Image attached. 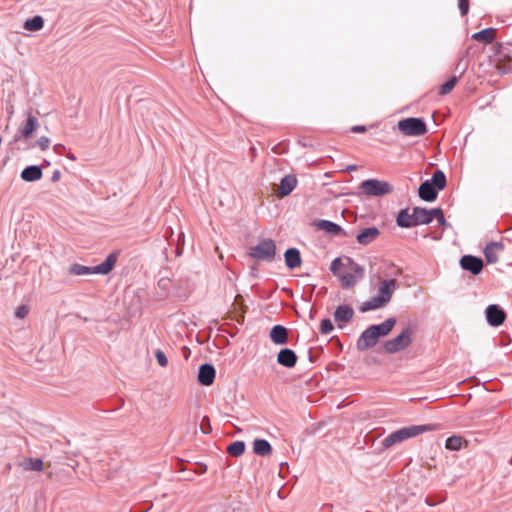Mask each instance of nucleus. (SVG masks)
<instances>
[{
	"instance_id": "0eeeda50",
	"label": "nucleus",
	"mask_w": 512,
	"mask_h": 512,
	"mask_svg": "<svg viewBox=\"0 0 512 512\" xmlns=\"http://www.w3.org/2000/svg\"><path fill=\"white\" fill-rule=\"evenodd\" d=\"M276 254V244L274 240L265 238L259 243L250 248L249 255L259 261L271 262L274 260Z\"/></svg>"
},
{
	"instance_id": "423d86ee",
	"label": "nucleus",
	"mask_w": 512,
	"mask_h": 512,
	"mask_svg": "<svg viewBox=\"0 0 512 512\" xmlns=\"http://www.w3.org/2000/svg\"><path fill=\"white\" fill-rule=\"evenodd\" d=\"M414 328L406 326L395 338L385 341L383 347L386 353L394 354L405 350L413 342Z\"/></svg>"
},
{
	"instance_id": "ea45409f",
	"label": "nucleus",
	"mask_w": 512,
	"mask_h": 512,
	"mask_svg": "<svg viewBox=\"0 0 512 512\" xmlns=\"http://www.w3.org/2000/svg\"><path fill=\"white\" fill-rule=\"evenodd\" d=\"M29 313V308L26 305H20L17 307L15 311V316L17 318L23 319L25 318Z\"/></svg>"
},
{
	"instance_id": "20e7f679",
	"label": "nucleus",
	"mask_w": 512,
	"mask_h": 512,
	"mask_svg": "<svg viewBox=\"0 0 512 512\" xmlns=\"http://www.w3.org/2000/svg\"><path fill=\"white\" fill-rule=\"evenodd\" d=\"M343 268L345 271L340 275V281L344 289L354 287L358 281L364 278V267L350 257H344Z\"/></svg>"
},
{
	"instance_id": "4468645a",
	"label": "nucleus",
	"mask_w": 512,
	"mask_h": 512,
	"mask_svg": "<svg viewBox=\"0 0 512 512\" xmlns=\"http://www.w3.org/2000/svg\"><path fill=\"white\" fill-rule=\"evenodd\" d=\"M216 371L210 364H202L199 367L197 380L203 386H211L214 382Z\"/></svg>"
},
{
	"instance_id": "58836bf2",
	"label": "nucleus",
	"mask_w": 512,
	"mask_h": 512,
	"mask_svg": "<svg viewBox=\"0 0 512 512\" xmlns=\"http://www.w3.org/2000/svg\"><path fill=\"white\" fill-rule=\"evenodd\" d=\"M200 429L204 434H209L212 431L210 420L208 417H203L200 423Z\"/></svg>"
},
{
	"instance_id": "393cba45",
	"label": "nucleus",
	"mask_w": 512,
	"mask_h": 512,
	"mask_svg": "<svg viewBox=\"0 0 512 512\" xmlns=\"http://www.w3.org/2000/svg\"><path fill=\"white\" fill-rule=\"evenodd\" d=\"M253 452L261 457H266L271 455L272 446L265 439H255L253 442Z\"/></svg>"
},
{
	"instance_id": "ddd939ff",
	"label": "nucleus",
	"mask_w": 512,
	"mask_h": 512,
	"mask_svg": "<svg viewBox=\"0 0 512 512\" xmlns=\"http://www.w3.org/2000/svg\"><path fill=\"white\" fill-rule=\"evenodd\" d=\"M378 341L379 340L373 333L372 329L368 327L361 333L357 340L356 346L359 351H365L374 347Z\"/></svg>"
},
{
	"instance_id": "6e6552de",
	"label": "nucleus",
	"mask_w": 512,
	"mask_h": 512,
	"mask_svg": "<svg viewBox=\"0 0 512 512\" xmlns=\"http://www.w3.org/2000/svg\"><path fill=\"white\" fill-rule=\"evenodd\" d=\"M360 190L367 196H384L393 191L392 185L384 180L367 179L361 182Z\"/></svg>"
},
{
	"instance_id": "dca6fc26",
	"label": "nucleus",
	"mask_w": 512,
	"mask_h": 512,
	"mask_svg": "<svg viewBox=\"0 0 512 512\" xmlns=\"http://www.w3.org/2000/svg\"><path fill=\"white\" fill-rule=\"evenodd\" d=\"M27 119L23 127L19 130L21 136L25 139L31 138L32 134L36 131L39 126L38 119L33 115L31 110L26 112Z\"/></svg>"
},
{
	"instance_id": "c85d7f7f",
	"label": "nucleus",
	"mask_w": 512,
	"mask_h": 512,
	"mask_svg": "<svg viewBox=\"0 0 512 512\" xmlns=\"http://www.w3.org/2000/svg\"><path fill=\"white\" fill-rule=\"evenodd\" d=\"M24 470L28 471H42L44 469V463L38 458H28L22 463Z\"/></svg>"
},
{
	"instance_id": "1a4fd4ad",
	"label": "nucleus",
	"mask_w": 512,
	"mask_h": 512,
	"mask_svg": "<svg viewBox=\"0 0 512 512\" xmlns=\"http://www.w3.org/2000/svg\"><path fill=\"white\" fill-rule=\"evenodd\" d=\"M398 129L406 136H421L427 132L424 120L415 117L400 120Z\"/></svg>"
},
{
	"instance_id": "7ed1b4c3",
	"label": "nucleus",
	"mask_w": 512,
	"mask_h": 512,
	"mask_svg": "<svg viewBox=\"0 0 512 512\" xmlns=\"http://www.w3.org/2000/svg\"><path fill=\"white\" fill-rule=\"evenodd\" d=\"M446 183L447 179L445 173L438 169L433 173L431 179L421 183L418 189V195L422 200L432 202L436 200L438 192L445 188Z\"/></svg>"
},
{
	"instance_id": "a18cd8bd",
	"label": "nucleus",
	"mask_w": 512,
	"mask_h": 512,
	"mask_svg": "<svg viewBox=\"0 0 512 512\" xmlns=\"http://www.w3.org/2000/svg\"><path fill=\"white\" fill-rule=\"evenodd\" d=\"M350 130L353 133H364V132H366L367 128L364 125H355V126L351 127Z\"/></svg>"
},
{
	"instance_id": "412c9836",
	"label": "nucleus",
	"mask_w": 512,
	"mask_h": 512,
	"mask_svg": "<svg viewBox=\"0 0 512 512\" xmlns=\"http://www.w3.org/2000/svg\"><path fill=\"white\" fill-rule=\"evenodd\" d=\"M318 229L323 230L332 235H342L347 236L346 231L338 224L330 221V220H319L316 223Z\"/></svg>"
},
{
	"instance_id": "3c124183",
	"label": "nucleus",
	"mask_w": 512,
	"mask_h": 512,
	"mask_svg": "<svg viewBox=\"0 0 512 512\" xmlns=\"http://www.w3.org/2000/svg\"><path fill=\"white\" fill-rule=\"evenodd\" d=\"M460 66H461V62H459V63L457 64L456 69H459V68H460Z\"/></svg>"
},
{
	"instance_id": "c756f323",
	"label": "nucleus",
	"mask_w": 512,
	"mask_h": 512,
	"mask_svg": "<svg viewBox=\"0 0 512 512\" xmlns=\"http://www.w3.org/2000/svg\"><path fill=\"white\" fill-rule=\"evenodd\" d=\"M44 26V20L41 16H34L24 22V28L28 31H39Z\"/></svg>"
},
{
	"instance_id": "2eb2a0df",
	"label": "nucleus",
	"mask_w": 512,
	"mask_h": 512,
	"mask_svg": "<svg viewBox=\"0 0 512 512\" xmlns=\"http://www.w3.org/2000/svg\"><path fill=\"white\" fill-rule=\"evenodd\" d=\"M297 359L296 353L290 348H283L277 354V363L285 368H293Z\"/></svg>"
},
{
	"instance_id": "49530a36",
	"label": "nucleus",
	"mask_w": 512,
	"mask_h": 512,
	"mask_svg": "<svg viewBox=\"0 0 512 512\" xmlns=\"http://www.w3.org/2000/svg\"><path fill=\"white\" fill-rule=\"evenodd\" d=\"M60 176H61V173H60V171H58V170H57V171H55V172L53 173L51 180H52L53 182H57V181H59Z\"/></svg>"
},
{
	"instance_id": "4c0bfd02",
	"label": "nucleus",
	"mask_w": 512,
	"mask_h": 512,
	"mask_svg": "<svg viewBox=\"0 0 512 512\" xmlns=\"http://www.w3.org/2000/svg\"><path fill=\"white\" fill-rule=\"evenodd\" d=\"M50 143L51 141L48 137L42 136L37 140L35 145L38 146L42 151H45L49 148Z\"/></svg>"
},
{
	"instance_id": "f704fd0d",
	"label": "nucleus",
	"mask_w": 512,
	"mask_h": 512,
	"mask_svg": "<svg viewBox=\"0 0 512 512\" xmlns=\"http://www.w3.org/2000/svg\"><path fill=\"white\" fill-rule=\"evenodd\" d=\"M319 329H320L321 334L328 335L333 331L334 326H333V323L331 322V320L326 318L321 321Z\"/></svg>"
},
{
	"instance_id": "72a5a7b5",
	"label": "nucleus",
	"mask_w": 512,
	"mask_h": 512,
	"mask_svg": "<svg viewBox=\"0 0 512 512\" xmlns=\"http://www.w3.org/2000/svg\"><path fill=\"white\" fill-rule=\"evenodd\" d=\"M344 258L337 257L330 264V271L340 279L342 275L341 268H343Z\"/></svg>"
},
{
	"instance_id": "f03ea898",
	"label": "nucleus",
	"mask_w": 512,
	"mask_h": 512,
	"mask_svg": "<svg viewBox=\"0 0 512 512\" xmlns=\"http://www.w3.org/2000/svg\"><path fill=\"white\" fill-rule=\"evenodd\" d=\"M430 209L413 207L401 209L397 215L396 223L401 228H411L431 223Z\"/></svg>"
},
{
	"instance_id": "f257e3e1",
	"label": "nucleus",
	"mask_w": 512,
	"mask_h": 512,
	"mask_svg": "<svg viewBox=\"0 0 512 512\" xmlns=\"http://www.w3.org/2000/svg\"><path fill=\"white\" fill-rule=\"evenodd\" d=\"M433 429H434V426L431 424L412 425V426H408V427H403V428H400V429L390 433L388 436H386L382 440L381 445L384 449H388V448H391L394 445L402 443L410 438L416 437L425 432L432 431Z\"/></svg>"
},
{
	"instance_id": "aec40b11",
	"label": "nucleus",
	"mask_w": 512,
	"mask_h": 512,
	"mask_svg": "<svg viewBox=\"0 0 512 512\" xmlns=\"http://www.w3.org/2000/svg\"><path fill=\"white\" fill-rule=\"evenodd\" d=\"M270 339L276 345H284L288 342V330L283 325H275L270 331Z\"/></svg>"
},
{
	"instance_id": "09e8293b",
	"label": "nucleus",
	"mask_w": 512,
	"mask_h": 512,
	"mask_svg": "<svg viewBox=\"0 0 512 512\" xmlns=\"http://www.w3.org/2000/svg\"><path fill=\"white\" fill-rule=\"evenodd\" d=\"M200 471H201V472L206 471V467L204 466L203 468H200Z\"/></svg>"
},
{
	"instance_id": "c03bdc74",
	"label": "nucleus",
	"mask_w": 512,
	"mask_h": 512,
	"mask_svg": "<svg viewBox=\"0 0 512 512\" xmlns=\"http://www.w3.org/2000/svg\"><path fill=\"white\" fill-rule=\"evenodd\" d=\"M487 245L490 246L495 251H502L504 249V245L502 242H490Z\"/></svg>"
},
{
	"instance_id": "4be33fe9",
	"label": "nucleus",
	"mask_w": 512,
	"mask_h": 512,
	"mask_svg": "<svg viewBox=\"0 0 512 512\" xmlns=\"http://www.w3.org/2000/svg\"><path fill=\"white\" fill-rule=\"evenodd\" d=\"M285 264L289 269H295L301 265V255L297 248H288L284 253Z\"/></svg>"
},
{
	"instance_id": "a878e982",
	"label": "nucleus",
	"mask_w": 512,
	"mask_h": 512,
	"mask_svg": "<svg viewBox=\"0 0 512 512\" xmlns=\"http://www.w3.org/2000/svg\"><path fill=\"white\" fill-rule=\"evenodd\" d=\"M42 170L39 166H28L21 172V178L26 182L38 181L42 178Z\"/></svg>"
},
{
	"instance_id": "473e14b6",
	"label": "nucleus",
	"mask_w": 512,
	"mask_h": 512,
	"mask_svg": "<svg viewBox=\"0 0 512 512\" xmlns=\"http://www.w3.org/2000/svg\"><path fill=\"white\" fill-rule=\"evenodd\" d=\"M429 213L431 215V222L434 219H436L440 226H446L447 225L446 219L444 217V213H443L441 208L430 209Z\"/></svg>"
},
{
	"instance_id": "de8ad7c7",
	"label": "nucleus",
	"mask_w": 512,
	"mask_h": 512,
	"mask_svg": "<svg viewBox=\"0 0 512 512\" xmlns=\"http://www.w3.org/2000/svg\"><path fill=\"white\" fill-rule=\"evenodd\" d=\"M355 169H356V166H355V165H349V166L347 167V170H348V171H353V170H355Z\"/></svg>"
},
{
	"instance_id": "37998d69",
	"label": "nucleus",
	"mask_w": 512,
	"mask_h": 512,
	"mask_svg": "<svg viewBox=\"0 0 512 512\" xmlns=\"http://www.w3.org/2000/svg\"><path fill=\"white\" fill-rule=\"evenodd\" d=\"M246 511H247V508L242 503H237L234 506L233 505L229 506V512H246Z\"/></svg>"
},
{
	"instance_id": "f8f14e48",
	"label": "nucleus",
	"mask_w": 512,
	"mask_h": 512,
	"mask_svg": "<svg viewBox=\"0 0 512 512\" xmlns=\"http://www.w3.org/2000/svg\"><path fill=\"white\" fill-rule=\"evenodd\" d=\"M397 282L395 279L382 280L378 285V294L376 297L383 299V302L388 304L396 290Z\"/></svg>"
},
{
	"instance_id": "39448f33",
	"label": "nucleus",
	"mask_w": 512,
	"mask_h": 512,
	"mask_svg": "<svg viewBox=\"0 0 512 512\" xmlns=\"http://www.w3.org/2000/svg\"><path fill=\"white\" fill-rule=\"evenodd\" d=\"M117 261V254L111 253L104 262L95 267H87L81 264H73L69 268V273L75 276H82L87 274H108L115 266Z\"/></svg>"
},
{
	"instance_id": "e433bc0d",
	"label": "nucleus",
	"mask_w": 512,
	"mask_h": 512,
	"mask_svg": "<svg viewBox=\"0 0 512 512\" xmlns=\"http://www.w3.org/2000/svg\"><path fill=\"white\" fill-rule=\"evenodd\" d=\"M155 357L159 366L166 367L168 365L167 357L162 350H156Z\"/></svg>"
},
{
	"instance_id": "5701e85b",
	"label": "nucleus",
	"mask_w": 512,
	"mask_h": 512,
	"mask_svg": "<svg viewBox=\"0 0 512 512\" xmlns=\"http://www.w3.org/2000/svg\"><path fill=\"white\" fill-rule=\"evenodd\" d=\"M496 36V29L493 27L485 28L472 34V39L484 44H491Z\"/></svg>"
},
{
	"instance_id": "b1692460",
	"label": "nucleus",
	"mask_w": 512,
	"mask_h": 512,
	"mask_svg": "<svg viewBox=\"0 0 512 512\" xmlns=\"http://www.w3.org/2000/svg\"><path fill=\"white\" fill-rule=\"evenodd\" d=\"M354 315L353 309L348 305H339L334 312L336 322H349Z\"/></svg>"
},
{
	"instance_id": "8fccbe9b",
	"label": "nucleus",
	"mask_w": 512,
	"mask_h": 512,
	"mask_svg": "<svg viewBox=\"0 0 512 512\" xmlns=\"http://www.w3.org/2000/svg\"><path fill=\"white\" fill-rule=\"evenodd\" d=\"M200 471H201V472L206 471V467L204 466L203 468H200Z\"/></svg>"
},
{
	"instance_id": "cd10ccee",
	"label": "nucleus",
	"mask_w": 512,
	"mask_h": 512,
	"mask_svg": "<svg viewBox=\"0 0 512 512\" xmlns=\"http://www.w3.org/2000/svg\"><path fill=\"white\" fill-rule=\"evenodd\" d=\"M467 65H464L460 71L459 76H453L451 77L447 82H445L443 85H441L439 93L441 95H446L452 91V89L455 87V85L458 82L459 77L462 76V74L466 71Z\"/></svg>"
},
{
	"instance_id": "9d476101",
	"label": "nucleus",
	"mask_w": 512,
	"mask_h": 512,
	"mask_svg": "<svg viewBox=\"0 0 512 512\" xmlns=\"http://www.w3.org/2000/svg\"><path fill=\"white\" fill-rule=\"evenodd\" d=\"M486 320L489 325L498 327L502 325L506 318L505 311L496 304H490L485 311Z\"/></svg>"
},
{
	"instance_id": "a211bd4d",
	"label": "nucleus",
	"mask_w": 512,
	"mask_h": 512,
	"mask_svg": "<svg viewBox=\"0 0 512 512\" xmlns=\"http://www.w3.org/2000/svg\"><path fill=\"white\" fill-rule=\"evenodd\" d=\"M379 235L380 231L377 227H368L356 236V240L359 244L366 246L375 241Z\"/></svg>"
},
{
	"instance_id": "9b49d317",
	"label": "nucleus",
	"mask_w": 512,
	"mask_h": 512,
	"mask_svg": "<svg viewBox=\"0 0 512 512\" xmlns=\"http://www.w3.org/2000/svg\"><path fill=\"white\" fill-rule=\"evenodd\" d=\"M460 266L463 270L469 271L473 275H478L484 266L480 257L473 255H464L460 259Z\"/></svg>"
},
{
	"instance_id": "a19ab883",
	"label": "nucleus",
	"mask_w": 512,
	"mask_h": 512,
	"mask_svg": "<svg viewBox=\"0 0 512 512\" xmlns=\"http://www.w3.org/2000/svg\"><path fill=\"white\" fill-rule=\"evenodd\" d=\"M507 46H505L504 44H497V47H496V54L499 55L500 57L506 59L508 58V54L506 53V50H507Z\"/></svg>"
},
{
	"instance_id": "79ce46f5",
	"label": "nucleus",
	"mask_w": 512,
	"mask_h": 512,
	"mask_svg": "<svg viewBox=\"0 0 512 512\" xmlns=\"http://www.w3.org/2000/svg\"><path fill=\"white\" fill-rule=\"evenodd\" d=\"M459 10L462 16L466 15L469 10V0H459Z\"/></svg>"
},
{
	"instance_id": "6ab92c4d",
	"label": "nucleus",
	"mask_w": 512,
	"mask_h": 512,
	"mask_svg": "<svg viewBox=\"0 0 512 512\" xmlns=\"http://www.w3.org/2000/svg\"><path fill=\"white\" fill-rule=\"evenodd\" d=\"M297 178L292 174L285 175L279 185L278 194L282 197L289 195L297 186Z\"/></svg>"
},
{
	"instance_id": "f3484780",
	"label": "nucleus",
	"mask_w": 512,
	"mask_h": 512,
	"mask_svg": "<svg viewBox=\"0 0 512 512\" xmlns=\"http://www.w3.org/2000/svg\"><path fill=\"white\" fill-rule=\"evenodd\" d=\"M396 324V318L395 317H389L384 322L376 325L369 326L375 336L379 339L380 337L387 336L392 329L394 328Z\"/></svg>"
},
{
	"instance_id": "bb28decb",
	"label": "nucleus",
	"mask_w": 512,
	"mask_h": 512,
	"mask_svg": "<svg viewBox=\"0 0 512 512\" xmlns=\"http://www.w3.org/2000/svg\"><path fill=\"white\" fill-rule=\"evenodd\" d=\"M386 305L387 304L385 302H383V299H380V298H378L376 296H373L369 300L363 302L361 304V306L359 307V310L362 313H365V312H368V311H371V310H376V309L385 307Z\"/></svg>"
},
{
	"instance_id": "c9c22d12",
	"label": "nucleus",
	"mask_w": 512,
	"mask_h": 512,
	"mask_svg": "<svg viewBox=\"0 0 512 512\" xmlns=\"http://www.w3.org/2000/svg\"><path fill=\"white\" fill-rule=\"evenodd\" d=\"M484 255L488 263H496L498 261L496 251L488 245L484 249Z\"/></svg>"
},
{
	"instance_id": "7c9ffc66",
	"label": "nucleus",
	"mask_w": 512,
	"mask_h": 512,
	"mask_svg": "<svg viewBox=\"0 0 512 512\" xmlns=\"http://www.w3.org/2000/svg\"><path fill=\"white\" fill-rule=\"evenodd\" d=\"M245 447L244 441H235L226 447V453L234 457H239L245 452Z\"/></svg>"
},
{
	"instance_id": "2f4dec72",
	"label": "nucleus",
	"mask_w": 512,
	"mask_h": 512,
	"mask_svg": "<svg viewBox=\"0 0 512 512\" xmlns=\"http://www.w3.org/2000/svg\"><path fill=\"white\" fill-rule=\"evenodd\" d=\"M462 439L459 436H450L446 439L445 447L451 451H458L461 449Z\"/></svg>"
}]
</instances>
